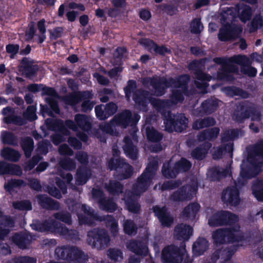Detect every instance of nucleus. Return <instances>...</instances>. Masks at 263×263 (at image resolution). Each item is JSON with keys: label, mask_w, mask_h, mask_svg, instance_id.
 I'll list each match as a JSON object with an SVG mask.
<instances>
[{"label": "nucleus", "mask_w": 263, "mask_h": 263, "mask_svg": "<svg viewBox=\"0 0 263 263\" xmlns=\"http://www.w3.org/2000/svg\"><path fill=\"white\" fill-rule=\"evenodd\" d=\"M63 29L61 27H57L52 30H49L51 37L54 39L60 37L63 33Z\"/></svg>", "instance_id": "58"}, {"label": "nucleus", "mask_w": 263, "mask_h": 263, "mask_svg": "<svg viewBox=\"0 0 263 263\" xmlns=\"http://www.w3.org/2000/svg\"><path fill=\"white\" fill-rule=\"evenodd\" d=\"M61 225L59 224L57 222H45L43 223L38 230L40 231H51L55 232H63L62 230H60Z\"/></svg>", "instance_id": "28"}, {"label": "nucleus", "mask_w": 263, "mask_h": 263, "mask_svg": "<svg viewBox=\"0 0 263 263\" xmlns=\"http://www.w3.org/2000/svg\"><path fill=\"white\" fill-rule=\"evenodd\" d=\"M124 230L126 233L132 235L136 232V228L133 221L126 220L124 223Z\"/></svg>", "instance_id": "47"}, {"label": "nucleus", "mask_w": 263, "mask_h": 263, "mask_svg": "<svg viewBox=\"0 0 263 263\" xmlns=\"http://www.w3.org/2000/svg\"><path fill=\"white\" fill-rule=\"evenodd\" d=\"M59 152L61 155H72L73 154L72 151L69 148V147L66 145L63 144L60 146Z\"/></svg>", "instance_id": "60"}, {"label": "nucleus", "mask_w": 263, "mask_h": 263, "mask_svg": "<svg viewBox=\"0 0 263 263\" xmlns=\"http://www.w3.org/2000/svg\"><path fill=\"white\" fill-rule=\"evenodd\" d=\"M146 134L147 138L153 142L159 141L162 138L161 134L153 127H148L146 128Z\"/></svg>", "instance_id": "39"}, {"label": "nucleus", "mask_w": 263, "mask_h": 263, "mask_svg": "<svg viewBox=\"0 0 263 263\" xmlns=\"http://www.w3.org/2000/svg\"><path fill=\"white\" fill-rule=\"evenodd\" d=\"M172 79L169 80L167 82L166 79L164 78L161 79H151L146 78L144 80L145 84L150 83V84L155 89V93L157 96H161L164 93V90L170 86H171V83L172 82Z\"/></svg>", "instance_id": "10"}, {"label": "nucleus", "mask_w": 263, "mask_h": 263, "mask_svg": "<svg viewBox=\"0 0 263 263\" xmlns=\"http://www.w3.org/2000/svg\"><path fill=\"white\" fill-rule=\"evenodd\" d=\"M136 86V84L135 81H128L127 86L124 89L126 97L128 100L129 99L132 92H133V99L136 104L139 105L140 109H143L146 104L151 102L153 106L161 112L165 118L164 123L166 125V129L168 132H172L174 128L176 131L181 132L186 128L188 120L184 115H179L176 118V121H175V116H174L173 118L169 111L163 112L162 111L163 108H165L168 106L167 102H164L155 99L152 100L150 98L149 95L147 92H144L140 90L134 92Z\"/></svg>", "instance_id": "1"}, {"label": "nucleus", "mask_w": 263, "mask_h": 263, "mask_svg": "<svg viewBox=\"0 0 263 263\" xmlns=\"http://www.w3.org/2000/svg\"><path fill=\"white\" fill-rule=\"evenodd\" d=\"M117 110V105L113 103H110L106 105L105 108V112L106 114V116L107 117L114 114H115Z\"/></svg>", "instance_id": "54"}, {"label": "nucleus", "mask_w": 263, "mask_h": 263, "mask_svg": "<svg viewBox=\"0 0 263 263\" xmlns=\"http://www.w3.org/2000/svg\"><path fill=\"white\" fill-rule=\"evenodd\" d=\"M137 137L135 133L131 135L130 137H126L124 139V151L127 156L132 159L137 158L138 152L135 147V144L137 143Z\"/></svg>", "instance_id": "12"}, {"label": "nucleus", "mask_w": 263, "mask_h": 263, "mask_svg": "<svg viewBox=\"0 0 263 263\" xmlns=\"http://www.w3.org/2000/svg\"><path fill=\"white\" fill-rule=\"evenodd\" d=\"M135 198V194L133 195L129 198H124L128 210L133 213H137L140 209V206L135 200H134V199Z\"/></svg>", "instance_id": "37"}, {"label": "nucleus", "mask_w": 263, "mask_h": 263, "mask_svg": "<svg viewBox=\"0 0 263 263\" xmlns=\"http://www.w3.org/2000/svg\"><path fill=\"white\" fill-rule=\"evenodd\" d=\"M88 236L89 238V241H91V238L93 239V245H96L97 242L99 243L101 246L107 245L109 241V238L103 230H95L90 231L88 233Z\"/></svg>", "instance_id": "15"}, {"label": "nucleus", "mask_w": 263, "mask_h": 263, "mask_svg": "<svg viewBox=\"0 0 263 263\" xmlns=\"http://www.w3.org/2000/svg\"><path fill=\"white\" fill-rule=\"evenodd\" d=\"M200 210V205L197 203H193L185 207L182 212V216L184 218L193 219Z\"/></svg>", "instance_id": "24"}, {"label": "nucleus", "mask_w": 263, "mask_h": 263, "mask_svg": "<svg viewBox=\"0 0 263 263\" xmlns=\"http://www.w3.org/2000/svg\"><path fill=\"white\" fill-rule=\"evenodd\" d=\"M87 178L85 175L82 174L80 171H78L76 176V183L78 185H82L87 181Z\"/></svg>", "instance_id": "57"}, {"label": "nucleus", "mask_w": 263, "mask_h": 263, "mask_svg": "<svg viewBox=\"0 0 263 263\" xmlns=\"http://www.w3.org/2000/svg\"><path fill=\"white\" fill-rule=\"evenodd\" d=\"M122 169L124 170L125 172V173L123 174V176L121 177L120 178L122 179H126L131 176L133 173L132 167L128 164L124 163L122 165Z\"/></svg>", "instance_id": "53"}, {"label": "nucleus", "mask_w": 263, "mask_h": 263, "mask_svg": "<svg viewBox=\"0 0 263 263\" xmlns=\"http://www.w3.org/2000/svg\"><path fill=\"white\" fill-rule=\"evenodd\" d=\"M127 248L137 254L145 256L148 253L147 247L144 242L130 241L127 245Z\"/></svg>", "instance_id": "22"}, {"label": "nucleus", "mask_w": 263, "mask_h": 263, "mask_svg": "<svg viewBox=\"0 0 263 263\" xmlns=\"http://www.w3.org/2000/svg\"><path fill=\"white\" fill-rule=\"evenodd\" d=\"M192 228L183 224L177 226L175 229V237L178 240H187L192 234Z\"/></svg>", "instance_id": "19"}, {"label": "nucleus", "mask_w": 263, "mask_h": 263, "mask_svg": "<svg viewBox=\"0 0 263 263\" xmlns=\"http://www.w3.org/2000/svg\"><path fill=\"white\" fill-rule=\"evenodd\" d=\"M25 185V183L21 180H13L12 179L7 183L5 184V188L9 192H11L16 188L21 187Z\"/></svg>", "instance_id": "40"}, {"label": "nucleus", "mask_w": 263, "mask_h": 263, "mask_svg": "<svg viewBox=\"0 0 263 263\" xmlns=\"http://www.w3.org/2000/svg\"><path fill=\"white\" fill-rule=\"evenodd\" d=\"M13 205L15 209L21 210H29L31 209V203L27 200L14 202Z\"/></svg>", "instance_id": "44"}, {"label": "nucleus", "mask_w": 263, "mask_h": 263, "mask_svg": "<svg viewBox=\"0 0 263 263\" xmlns=\"http://www.w3.org/2000/svg\"><path fill=\"white\" fill-rule=\"evenodd\" d=\"M154 212L163 226L169 227L173 223V218L170 216L164 207L160 208L155 206L154 208Z\"/></svg>", "instance_id": "18"}, {"label": "nucleus", "mask_w": 263, "mask_h": 263, "mask_svg": "<svg viewBox=\"0 0 263 263\" xmlns=\"http://www.w3.org/2000/svg\"><path fill=\"white\" fill-rule=\"evenodd\" d=\"M238 217L228 212L222 211L214 214L209 220L211 226H218L237 221Z\"/></svg>", "instance_id": "6"}, {"label": "nucleus", "mask_w": 263, "mask_h": 263, "mask_svg": "<svg viewBox=\"0 0 263 263\" xmlns=\"http://www.w3.org/2000/svg\"><path fill=\"white\" fill-rule=\"evenodd\" d=\"M36 260L29 257H22L18 258L16 263H35Z\"/></svg>", "instance_id": "64"}, {"label": "nucleus", "mask_w": 263, "mask_h": 263, "mask_svg": "<svg viewBox=\"0 0 263 263\" xmlns=\"http://www.w3.org/2000/svg\"><path fill=\"white\" fill-rule=\"evenodd\" d=\"M74 120L76 124L72 121L66 122V125L74 131L80 128L83 130H88L90 128V123L87 117L85 115L78 114L75 116Z\"/></svg>", "instance_id": "9"}, {"label": "nucleus", "mask_w": 263, "mask_h": 263, "mask_svg": "<svg viewBox=\"0 0 263 263\" xmlns=\"http://www.w3.org/2000/svg\"><path fill=\"white\" fill-rule=\"evenodd\" d=\"M41 205L45 208H58L59 205L57 202L44 195L38 196Z\"/></svg>", "instance_id": "31"}, {"label": "nucleus", "mask_w": 263, "mask_h": 263, "mask_svg": "<svg viewBox=\"0 0 263 263\" xmlns=\"http://www.w3.org/2000/svg\"><path fill=\"white\" fill-rule=\"evenodd\" d=\"M219 133V129L218 128H214L210 131L205 130L201 132L198 136V139L200 141H203L206 139H210L216 137Z\"/></svg>", "instance_id": "32"}, {"label": "nucleus", "mask_w": 263, "mask_h": 263, "mask_svg": "<svg viewBox=\"0 0 263 263\" xmlns=\"http://www.w3.org/2000/svg\"><path fill=\"white\" fill-rule=\"evenodd\" d=\"M22 146L25 155L26 157H29L31 156V153L33 149V140L30 138H25L23 142Z\"/></svg>", "instance_id": "38"}, {"label": "nucleus", "mask_w": 263, "mask_h": 263, "mask_svg": "<svg viewBox=\"0 0 263 263\" xmlns=\"http://www.w3.org/2000/svg\"><path fill=\"white\" fill-rule=\"evenodd\" d=\"M81 209L84 211L85 217L83 218L82 216L78 214V218L81 223H86L87 224H91L92 222L90 221V220L88 219H99L97 215L95 214L93 211L89 209H87L85 205H82Z\"/></svg>", "instance_id": "25"}, {"label": "nucleus", "mask_w": 263, "mask_h": 263, "mask_svg": "<svg viewBox=\"0 0 263 263\" xmlns=\"http://www.w3.org/2000/svg\"><path fill=\"white\" fill-rule=\"evenodd\" d=\"M20 71L27 77L32 74L37 69V66L34 64V62L29 60L28 58H24L22 60L19 66Z\"/></svg>", "instance_id": "20"}, {"label": "nucleus", "mask_w": 263, "mask_h": 263, "mask_svg": "<svg viewBox=\"0 0 263 263\" xmlns=\"http://www.w3.org/2000/svg\"><path fill=\"white\" fill-rule=\"evenodd\" d=\"M263 25V21L259 15H256L252 22V28L251 29V31H254L259 27H261Z\"/></svg>", "instance_id": "50"}, {"label": "nucleus", "mask_w": 263, "mask_h": 263, "mask_svg": "<svg viewBox=\"0 0 263 263\" xmlns=\"http://www.w3.org/2000/svg\"><path fill=\"white\" fill-rule=\"evenodd\" d=\"M60 165L65 170H71L76 168V164L74 161L69 158L61 160Z\"/></svg>", "instance_id": "46"}, {"label": "nucleus", "mask_w": 263, "mask_h": 263, "mask_svg": "<svg viewBox=\"0 0 263 263\" xmlns=\"http://www.w3.org/2000/svg\"><path fill=\"white\" fill-rule=\"evenodd\" d=\"M203 122H206V125H213L215 124V121L213 118H206L202 120H198L194 123L193 128L197 129L203 128Z\"/></svg>", "instance_id": "42"}, {"label": "nucleus", "mask_w": 263, "mask_h": 263, "mask_svg": "<svg viewBox=\"0 0 263 263\" xmlns=\"http://www.w3.org/2000/svg\"><path fill=\"white\" fill-rule=\"evenodd\" d=\"M227 25L220 30L218 37L219 40L223 41L234 39L238 36L242 32V29L241 27H234Z\"/></svg>", "instance_id": "11"}, {"label": "nucleus", "mask_w": 263, "mask_h": 263, "mask_svg": "<svg viewBox=\"0 0 263 263\" xmlns=\"http://www.w3.org/2000/svg\"><path fill=\"white\" fill-rule=\"evenodd\" d=\"M2 156L6 159L16 162L20 158L19 153L10 148H4L2 152Z\"/></svg>", "instance_id": "29"}, {"label": "nucleus", "mask_w": 263, "mask_h": 263, "mask_svg": "<svg viewBox=\"0 0 263 263\" xmlns=\"http://www.w3.org/2000/svg\"><path fill=\"white\" fill-rule=\"evenodd\" d=\"M78 160L82 164H85L88 161L87 155L85 153L79 152L77 155Z\"/></svg>", "instance_id": "61"}, {"label": "nucleus", "mask_w": 263, "mask_h": 263, "mask_svg": "<svg viewBox=\"0 0 263 263\" xmlns=\"http://www.w3.org/2000/svg\"><path fill=\"white\" fill-rule=\"evenodd\" d=\"M107 218L108 219L107 226V227H110V231L114 234V235H115L118 230V224L116 220L112 217L108 216Z\"/></svg>", "instance_id": "49"}, {"label": "nucleus", "mask_w": 263, "mask_h": 263, "mask_svg": "<svg viewBox=\"0 0 263 263\" xmlns=\"http://www.w3.org/2000/svg\"><path fill=\"white\" fill-rule=\"evenodd\" d=\"M249 59L245 55H235L230 58L228 60V63L230 65L233 64H237L242 66L241 71L244 74H247L249 77H255L257 73L255 68L247 66L249 63Z\"/></svg>", "instance_id": "8"}, {"label": "nucleus", "mask_w": 263, "mask_h": 263, "mask_svg": "<svg viewBox=\"0 0 263 263\" xmlns=\"http://www.w3.org/2000/svg\"><path fill=\"white\" fill-rule=\"evenodd\" d=\"M108 257L114 261H120L123 258L122 252L117 249H109L107 252Z\"/></svg>", "instance_id": "36"}, {"label": "nucleus", "mask_w": 263, "mask_h": 263, "mask_svg": "<svg viewBox=\"0 0 263 263\" xmlns=\"http://www.w3.org/2000/svg\"><path fill=\"white\" fill-rule=\"evenodd\" d=\"M94 77L96 78L98 82L102 85H107L109 83L108 80L104 77L101 76L99 73H96L93 75Z\"/></svg>", "instance_id": "63"}, {"label": "nucleus", "mask_w": 263, "mask_h": 263, "mask_svg": "<svg viewBox=\"0 0 263 263\" xmlns=\"http://www.w3.org/2000/svg\"><path fill=\"white\" fill-rule=\"evenodd\" d=\"M106 188L110 193L116 195L121 192L122 186L118 182H111L109 185L106 186Z\"/></svg>", "instance_id": "43"}, {"label": "nucleus", "mask_w": 263, "mask_h": 263, "mask_svg": "<svg viewBox=\"0 0 263 263\" xmlns=\"http://www.w3.org/2000/svg\"><path fill=\"white\" fill-rule=\"evenodd\" d=\"M222 200L224 202L236 205L239 202V193L235 187L228 188L224 191Z\"/></svg>", "instance_id": "17"}, {"label": "nucleus", "mask_w": 263, "mask_h": 263, "mask_svg": "<svg viewBox=\"0 0 263 263\" xmlns=\"http://www.w3.org/2000/svg\"><path fill=\"white\" fill-rule=\"evenodd\" d=\"M7 51L12 54H15L19 50V46L17 45L9 44L6 47Z\"/></svg>", "instance_id": "62"}, {"label": "nucleus", "mask_w": 263, "mask_h": 263, "mask_svg": "<svg viewBox=\"0 0 263 263\" xmlns=\"http://www.w3.org/2000/svg\"><path fill=\"white\" fill-rule=\"evenodd\" d=\"M170 164L168 163L164 164L162 168V173L166 178L175 177L176 174L180 172L188 171L191 167V164L187 160L182 158L177 162L173 170H169Z\"/></svg>", "instance_id": "5"}, {"label": "nucleus", "mask_w": 263, "mask_h": 263, "mask_svg": "<svg viewBox=\"0 0 263 263\" xmlns=\"http://www.w3.org/2000/svg\"><path fill=\"white\" fill-rule=\"evenodd\" d=\"M253 194L258 201H263V182L257 181L252 186Z\"/></svg>", "instance_id": "33"}, {"label": "nucleus", "mask_w": 263, "mask_h": 263, "mask_svg": "<svg viewBox=\"0 0 263 263\" xmlns=\"http://www.w3.org/2000/svg\"><path fill=\"white\" fill-rule=\"evenodd\" d=\"M55 253L58 258L67 259L71 263H84L87 260L86 256L76 247H59Z\"/></svg>", "instance_id": "2"}, {"label": "nucleus", "mask_w": 263, "mask_h": 263, "mask_svg": "<svg viewBox=\"0 0 263 263\" xmlns=\"http://www.w3.org/2000/svg\"><path fill=\"white\" fill-rule=\"evenodd\" d=\"M239 16L240 20L245 23L249 21L252 14V10L248 6H244L239 9Z\"/></svg>", "instance_id": "34"}, {"label": "nucleus", "mask_w": 263, "mask_h": 263, "mask_svg": "<svg viewBox=\"0 0 263 263\" xmlns=\"http://www.w3.org/2000/svg\"><path fill=\"white\" fill-rule=\"evenodd\" d=\"M197 185L193 187L186 186L178 192H175L172 196L173 199L176 201H184L192 199L196 194Z\"/></svg>", "instance_id": "14"}, {"label": "nucleus", "mask_w": 263, "mask_h": 263, "mask_svg": "<svg viewBox=\"0 0 263 263\" xmlns=\"http://www.w3.org/2000/svg\"><path fill=\"white\" fill-rule=\"evenodd\" d=\"M208 247V242L204 238L198 239L194 243L193 249L194 251L197 252L199 255L203 253Z\"/></svg>", "instance_id": "35"}, {"label": "nucleus", "mask_w": 263, "mask_h": 263, "mask_svg": "<svg viewBox=\"0 0 263 263\" xmlns=\"http://www.w3.org/2000/svg\"><path fill=\"white\" fill-rule=\"evenodd\" d=\"M196 79L195 84L198 88L205 89L208 87V81H210L211 77L202 72L196 73Z\"/></svg>", "instance_id": "26"}, {"label": "nucleus", "mask_w": 263, "mask_h": 263, "mask_svg": "<svg viewBox=\"0 0 263 263\" xmlns=\"http://www.w3.org/2000/svg\"><path fill=\"white\" fill-rule=\"evenodd\" d=\"M35 32L36 30L34 27V23H31L29 25V30L26 32V39L30 40L32 39L34 36H36V34H35Z\"/></svg>", "instance_id": "52"}, {"label": "nucleus", "mask_w": 263, "mask_h": 263, "mask_svg": "<svg viewBox=\"0 0 263 263\" xmlns=\"http://www.w3.org/2000/svg\"><path fill=\"white\" fill-rule=\"evenodd\" d=\"M13 240L21 248H24L25 238L24 236L21 234H16L13 237Z\"/></svg>", "instance_id": "56"}, {"label": "nucleus", "mask_w": 263, "mask_h": 263, "mask_svg": "<svg viewBox=\"0 0 263 263\" xmlns=\"http://www.w3.org/2000/svg\"><path fill=\"white\" fill-rule=\"evenodd\" d=\"M42 94L49 96L46 99L47 102L49 103L51 109L55 113H59V109L56 101V99L59 98V96L54 89L50 87H44L42 88Z\"/></svg>", "instance_id": "16"}, {"label": "nucleus", "mask_w": 263, "mask_h": 263, "mask_svg": "<svg viewBox=\"0 0 263 263\" xmlns=\"http://www.w3.org/2000/svg\"><path fill=\"white\" fill-rule=\"evenodd\" d=\"M239 229V227L236 225L232 230H218L213 234L214 241L216 243H222L225 242L239 241L241 236Z\"/></svg>", "instance_id": "3"}, {"label": "nucleus", "mask_w": 263, "mask_h": 263, "mask_svg": "<svg viewBox=\"0 0 263 263\" xmlns=\"http://www.w3.org/2000/svg\"><path fill=\"white\" fill-rule=\"evenodd\" d=\"M211 146V145L209 143L205 142L203 145V147L196 148L192 153V155L196 159H202L205 157Z\"/></svg>", "instance_id": "27"}, {"label": "nucleus", "mask_w": 263, "mask_h": 263, "mask_svg": "<svg viewBox=\"0 0 263 263\" xmlns=\"http://www.w3.org/2000/svg\"><path fill=\"white\" fill-rule=\"evenodd\" d=\"M96 115L101 120L105 119L107 118L106 114L103 110L101 105L97 106L95 108Z\"/></svg>", "instance_id": "59"}, {"label": "nucleus", "mask_w": 263, "mask_h": 263, "mask_svg": "<svg viewBox=\"0 0 263 263\" xmlns=\"http://www.w3.org/2000/svg\"><path fill=\"white\" fill-rule=\"evenodd\" d=\"M140 117L137 114L133 116L129 110H125L120 116V123L125 127L127 125H135L139 120Z\"/></svg>", "instance_id": "23"}, {"label": "nucleus", "mask_w": 263, "mask_h": 263, "mask_svg": "<svg viewBox=\"0 0 263 263\" xmlns=\"http://www.w3.org/2000/svg\"><path fill=\"white\" fill-rule=\"evenodd\" d=\"M100 208L110 212L114 211L116 209V204L112 202L108 201L104 204L103 202H100Z\"/></svg>", "instance_id": "51"}, {"label": "nucleus", "mask_w": 263, "mask_h": 263, "mask_svg": "<svg viewBox=\"0 0 263 263\" xmlns=\"http://www.w3.org/2000/svg\"><path fill=\"white\" fill-rule=\"evenodd\" d=\"M57 219L60 220L65 223H70L71 222L70 216L68 213H57L54 214Z\"/></svg>", "instance_id": "55"}, {"label": "nucleus", "mask_w": 263, "mask_h": 263, "mask_svg": "<svg viewBox=\"0 0 263 263\" xmlns=\"http://www.w3.org/2000/svg\"><path fill=\"white\" fill-rule=\"evenodd\" d=\"M189 81V77L187 76H183L179 78L177 82L174 83V87L179 88L176 92H173V93L172 100L174 103L176 104L183 100L182 92H184L186 84Z\"/></svg>", "instance_id": "13"}, {"label": "nucleus", "mask_w": 263, "mask_h": 263, "mask_svg": "<svg viewBox=\"0 0 263 263\" xmlns=\"http://www.w3.org/2000/svg\"><path fill=\"white\" fill-rule=\"evenodd\" d=\"M157 168V166L156 164L154 165L153 168H151V166L149 165L146 168L144 173L138 178L137 184L134 187L135 194L136 196L139 195L147 189L154 175V171Z\"/></svg>", "instance_id": "4"}, {"label": "nucleus", "mask_w": 263, "mask_h": 263, "mask_svg": "<svg viewBox=\"0 0 263 263\" xmlns=\"http://www.w3.org/2000/svg\"><path fill=\"white\" fill-rule=\"evenodd\" d=\"M35 111L36 108L34 106H29L25 113V117L29 120H35L36 119Z\"/></svg>", "instance_id": "48"}, {"label": "nucleus", "mask_w": 263, "mask_h": 263, "mask_svg": "<svg viewBox=\"0 0 263 263\" xmlns=\"http://www.w3.org/2000/svg\"><path fill=\"white\" fill-rule=\"evenodd\" d=\"M187 254L180 255L178 249L174 246L165 248L162 253V259L164 263H180Z\"/></svg>", "instance_id": "7"}, {"label": "nucleus", "mask_w": 263, "mask_h": 263, "mask_svg": "<svg viewBox=\"0 0 263 263\" xmlns=\"http://www.w3.org/2000/svg\"><path fill=\"white\" fill-rule=\"evenodd\" d=\"M46 21L44 19L41 20L37 23V27L39 33L36 34V37L39 43H42L46 39L45 32L46 31L45 26Z\"/></svg>", "instance_id": "30"}, {"label": "nucleus", "mask_w": 263, "mask_h": 263, "mask_svg": "<svg viewBox=\"0 0 263 263\" xmlns=\"http://www.w3.org/2000/svg\"><path fill=\"white\" fill-rule=\"evenodd\" d=\"M91 97L92 95L88 91L76 93L72 96V101L70 103V104L73 105L78 103L81 99H89L91 98Z\"/></svg>", "instance_id": "41"}, {"label": "nucleus", "mask_w": 263, "mask_h": 263, "mask_svg": "<svg viewBox=\"0 0 263 263\" xmlns=\"http://www.w3.org/2000/svg\"><path fill=\"white\" fill-rule=\"evenodd\" d=\"M203 26L199 19L194 20L191 24V29L192 32L195 33H200L203 29Z\"/></svg>", "instance_id": "45"}, {"label": "nucleus", "mask_w": 263, "mask_h": 263, "mask_svg": "<svg viewBox=\"0 0 263 263\" xmlns=\"http://www.w3.org/2000/svg\"><path fill=\"white\" fill-rule=\"evenodd\" d=\"M139 43L143 45L151 51H154L160 54H164L170 52V50L164 46H158L155 43L150 40L143 39L139 41Z\"/></svg>", "instance_id": "21"}]
</instances>
